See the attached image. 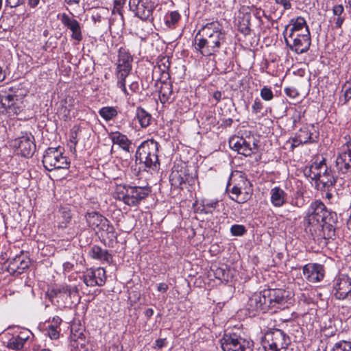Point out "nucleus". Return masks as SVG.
<instances>
[{
    "mask_svg": "<svg viewBox=\"0 0 351 351\" xmlns=\"http://www.w3.org/2000/svg\"><path fill=\"white\" fill-rule=\"evenodd\" d=\"M226 42V34L217 21L207 23L197 33L195 48L204 56H214Z\"/></svg>",
    "mask_w": 351,
    "mask_h": 351,
    "instance_id": "obj_1",
    "label": "nucleus"
},
{
    "mask_svg": "<svg viewBox=\"0 0 351 351\" xmlns=\"http://www.w3.org/2000/svg\"><path fill=\"white\" fill-rule=\"evenodd\" d=\"M158 148L159 143L154 139L143 141L137 148L136 160H138L146 167L156 169L160 166Z\"/></svg>",
    "mask_w": 351,
    "mask_h": 351,
    "instance_id": "obj_2",
    "label": "nucleus"
},
{
    "mask_svg": "<svg viewBox=\"0 0 351 351\" xmlns=\"http://www.w3.org/2000/svg\"><path fill=\"white\" fill-rule=\"evenodd\" d=\"M149 192V189L145 187L119 185L116 188L114 197L122 200L130 206H134L147 197Z\"/></svg>",
    "mask_w": 351,
    "mask_h": 351,
    "instance_id": "obj_3",
    "label": "nucleus"
},
{
    "mask_svg": "<svg viewBox=\"0 0 351 351\" xmlns=\"http://www.w3.org/2000/svg\"><path fill=\"white\" fill-rule=\"evenodd\" d=\"M132 56L124 48L121 47L119 50L118 60L117 63V86L121 89L125 95H128L125 87V78L130 74L132 70Z\"/></svg>",
    "mask_w": 351,
    "mask_h": 351,
    "instance_id": "obj_4",
    "label": "nucleus"
},
{
    "mask_svg": "<svg viewBox=\"0 0 351 351\" xmlns=\"http://www.w3.org/2000/svg\"><path fill=\"white\" fill-rule=\"evenodd\" d=\"M23 110V101L16 95L0 91V114L14 116L19 114Z\"/></svg>",
    "mask_w": 351,
    "mask_h": 351,
    "instance_id": "obj_5",
    "label": "nucleus"
},
{
    "mask_svg": "<svg viewBox=\"0 0 351 351\" xmlns=\"http://www.w3.org/2000/svg\"><path fill=\"white\" fill-rule=\"evenodd\" d=\"M286 45L295 53L301 54L306 52L311 46L310 34H286L283 32Z\"/></svg>",
    "mask_w": 351,
    "mask_h": 351,
    "instance_id": "obj_6",
    "label": "nucleus"
},
{
    "mask_svg": "<svg viewBox=\"0 0 351 351\" xmlns=\"http://www.w3.org/2000/svg\"><path fill=\"white\" fill-rule=\"evenodd\" d=\"M43 164L47 171L69 167V162L65 156H63L59 148L49 147L45 152L43 158Z\"/></svg>",
    "mask_w": 351,
    "mask_h": 351,
    "instance_id": "obj_7",
    "label": "nucleus"
},
{
    "mask_svg": "<svg viewBox=\"0 0 351 351\" xmlns=\"http://www.w3.org/2000/svg\"><path fill=\"white\" fill-rule=\"evenodd\" d=\"M325 214H327V210L322 202L317 200L312 202L304 220L306 228L309 226H321L323 223Z\"/></svg>",
    "mask_w": 351,
    "mask_h": 351,
    "instance_id": "obj_8",
    "label": "nucleus"
},
{
    "mask_svg": "<svg viewBox=\"0 0 351 351\" xmlns=\"http://www.w3.org/2000/svg\"><path fill=\"white\" fill-rule=\"evenodd\" d=\"M268 348L265 351H280L285 350L290 343L288 335L280 329H273L265 336Z\"/></svg>",
    "mask_w": 351,
    "mask_h": 351,
    "instance_id": "obj_9",
    "label": "nucleus"
},
{
    "mask_svg": "<svg viewBox=\"0 0 351 351\" xmlns=\"http://www.w3.org/2000/svg\"><path fill=\"white\" fill-rule=\"evenodd\" d=\"M11 145L17 154L27 158L31 157L36 150L34 138L30 133H25L24 135L15 138L12 141Z\"/></svg>",
    "mask_w": 351,
    "mask_h": 351,
    "instance_id": "obj_10",
    "label": "nucleus"
},
{
    "mask_svg": "<svg viewBox=\"0 0 351 351\" xmlns=\"http://www.w3.org/2000/svg\"><path fill=\"white\" fill-rule=\"evenodd\" d=\"M250 343L236 334H225L221 339L223 351H252Z\"/></svg>",
    "mask_w": 351,
    "mask_h": 351,
    "instance_id": "obj_11",
    "label": "nucleus"
},
{
    "mask_svg": "<svg viewBox=\"0 0 351 351\" xmlns=\"http://www.w3.org/2000/svg\"><path fill=\"white\" fill-rule=\"evenodd\" d=\"M268 311L276 312L278 309L284 308L287 303L286 291L280 289H264Z\"/></svg>",
    "mask_w": 351,
    "mask_h": 351,
    "instance_id": "obj_12",
    "label": "nucleus"
},
{
    "mask_svg": "<svg viewBox=\"0 0 351 351\" xmlns=\"http://www.w3.org/2000/svg\"><path fill=\"white\" fill-rule=\"evenodd\" d=\"M230 147L237 151L239 154L250 156L258 149L257 143L254 139H248L242 137H232L229 141Z\"/></svg>",
    "mask_w": 351,
    "mask_h": 351,
    "instance_id": "obj_13",
    "label": "nucleus"
},
{
    "mask_svg": "<svg viewBox=\"0 0 351 351\" xmlns=\"http://www.w3.org/2000/svg\"><path fill=\"white\" fill-rule=\"evenodd\" d=\"M334 295L338 300L351 299V278L347 275H339L333 281Z\"/></svg>",
    "mask_w": 351,
    "mask_h": 351,
    "instance_id": "obj_14",
    "label": "nucleus"
},
{
    "mask_svg": "<svg viewBox=\"0 0 351 351\" xmlns=\"http://www.w3.org/2000/svg\"><path fill=\"white\" fill-rule=\"evenodd\" d=\"M265 291L259 293H254L250 297L247 304L246 309L250 316H255L258 313H266L268 311V306L265 298Z\"/></svg>",
    "mask_w": 351,
    "mask_h": 351,
    "instance_id": "obj_15",
    "label": "nucleus"
},
{
    "mask_svg": "<svg viewBox=\"0 0 351 351\" xmlns=\"http://www.w3.org/2000/svg\"><path fill=\"white\" fill-rule=\"evenodd\" d=\"M83 280L88 287H101L106 280V271L101 267L88 269L84 272Z\"/></svg>",
    "mask_w": 351,
    "mask_h": 351,
    "instance_id": "obj_16",
    "label": "nucleus"
},
{
    "mask_svg": "<svg viewBox=\"0 0 351 351\" xmlns=\"http://www.w3.org/2000/svg\"><path fill=\"white\" fill-rule=\"evenodd\" d=\"M170 61L169 58L162 57L159 59L152 71V80L156 82H164L170 79L169 74Z\"/></svg>",
    "mask_w": 351,
    "mask_h": 351,
    "instance_id": "obj_17",
    "label": "nucleus"
},
{
    "mask_svg": "<svg viewBox=\"0 0 351 351\" xmlns=\"http://www.w3.org/2000/svg\"><path fill=\"white\" fill-rule=\"evenodd\" d=\"M305 278L312 283L322 281L325 276L324 267L317 263H309L305 265L302 269Z\"/></svg>",
    "mask_w": 351,
    "mask_h": 351,
    "instance_id": "obj_18",
    "label": "nucleus"
},
{
    "mask_svg": "<svg viewBox=\"0 0 351 351\" xmlns=\"http://www.w3.org/2000/svg\"><path fill=\"white\" fill-rule=\"evenodd\" d=\"M31 336L34 337V335L29 330L22 328L19 333L12 335L8 339L6 347L14 350H21Z\"/></svg>",
    "mask_w": 351,
    "mask_h": 351,
    "instance_id": "obj_19",
    "label": "nucleus"
},
{
    "mask_svg": "<svg viewBox=\"0 0 351 351\" xmlns=\"http://www.w3.org/2000/svg\"><path fill=\"white\" fill-rule=\"evenodd\" d=\"M336 166L342 173L351 171V141L348 142L336 159Z\"/></svg>",
    "mask_w": 351,
    "mask_h": 351,
    "instance_id": "obj_20",
    "label": "nucleus"
},
{
    "mask_svg": "<svg viewBox=\"0 0 351 351\" xmlns=\"http://www.w3.org/2000/svg\"><path fill=\"white\" fill-rule=\"evenodd\" d=\"M60 19L63 25L72 32L71 38L77 41H81L83 39L80 24L76 19L70 17L66 13L62 14Z\"/></svg>",
    "mask_w": 351,
    "mask_h": 351,
    "instance_id": "obj_21",
    "label": "nucleus"
},
{
    "mask_svg": "<svg viewBox=\"0 0 351 351\" xmlns=\"http://www.w3.org/2000/svg\"><path fill=\"white\" fill-rule=\"evenodd\" d=\"M284 32H286V34H310L306 21L302 16L291 19Z\"/></svg>",
    "mask_w": 351,
    "mask_h": 351,
    "instance_id": "obj_22",
    "label": "nucleus"
},
{
    "mask_svg": "<svg viewBox=\"0 0 351 351\" xmlns=\"http://www.w3.org/2000/svg\"><path fill=\"white\" fill-rule=\"evenodd\" d=\"M29 259L23 254L16 255L8 265V271L13 274H21L29 267Z\"/></svg>",
    "mask_w": 351,
    "mask_h": 351,
    "instance_id": "obj_23",
    "label": "nucleus"
},
{
    "mask_svg": "<svg viewBox=\"0 0 351 351\" xmlns=\"http://www.w3.org/2000/svg\"><path fill=\"white\" fill-rule=\"evenodd\" d=\"M186 173L184 167L174 166L169 176V182L174 189H182V185L186 181Z\"/></svg>",
    "mask_w": 351,
    "mask_h": 351,
    "instance_id": "obj_24",
    "label": "nucleus"
},
{
    "mask_svg": "<svg viewBox=\"0 0 351 351\" xmlns=\"http://www.w3.org/2000/svg\"><path fill=\"white\" fill-rule=\"evenodd\" d=\"M108 136L114 145H117L124 152L127 153L132 152V143L126 135L115 131L109 133Z\"/></svg>",
    "mask_w": 351,
    "mask_h": 351,
    "instance_id": "obj_25",
    "label": "nucleus"
},
{
    "mask_svg": "<svg viewBox=\"0 0 351 351\" xmlns=\"http://www.w3.org/2000/svg\"><path fill=\"white\" fill-rule=\"evenodd\" d=\"M323 169H324V171H322V169L319 171V173H316V174L312 177V180H315L319 184H322L324 188L332 186L335 183V179L332 171L328 169L326 164Z\"/></svg>",
    "mask_w": 351,
    "mask_h": 351,
    "instance_id": "obj_26",
    "label": "nucleus"
},
{
    "mask_svg": "<svg viewBox=\"0 0 351 351\" xmlns=\"http://www.w3.org/2000/svg\"><path fill=\"white\" fill-rule=\"evenodd\" d=\"M77 291L78 289L75 286L71 287L66 285H56L48 291V295L50 298L64 295L71 297L73 293H77Z\"/></svg>",
    "mask_w": 351,
    "mask_h": 351,
    "instance_id": "obj_27",
    "label": "nucleus"
},
{
    "mask_svg": "<svg viewBox=\"0 0 351 351\" xmlns=\"http://www.w3.org/2000/svg\"><path fill=\"white\" fill-rule=\"evenodd\" d=\"M89 255L91 258L98 260L102 263L110 264L112 261V256L107 250L102 249L98 245H93L90 252Z\"/></svg>",
    "mask_w": 351,
    "mask_h": 351,
    "instance_id": "obj_28",
    "label": "nucleus"
},
{
    "mask_svg": "<svg viewBox=\"0 0 351 351\" xmlns=\"http://www.w3.org/2000/svg\"><path fill=\"white\" fill-rule=\"evenodd\" d=\"M270 195L271 202L275 207H281L286 202L287 195L286 192L279 186L271 189Z\"/></svg>",
    "mask_w": 351,
    "mask_h": 351,
    "instance_id": "obj_29",
    "label": "nucleus"
},
{
    "mask_svg": "<svg viewBox=\"0 0 351 351\" xmlns=\"http://www.w3.org/2000/svg\"><path fill=\"white\" fill-rule=\"evenodd\" d=\"M154 8V5L152 2L143 1L136 10L135 14L142 20H149L152 16Z\"/></svg>",
    "mask_w": 351,
    "mask_h": 351,
    "instance_id": "obj_30",
    "label": "nucleus"
},
{
    "mask_svg": "<svg viewBox=\"0 0 351 351\" xmlns=\"http://www.w3.org/2000/svg\"><path fill=\"white\" fill-rule=\"evenodd\" d=\"M317 138L318 137L317 136L315 137L313 136V133L310 131L308 128L304 127L299 130L293 141L298 144H306L314 143L317 141Z\"/></svg>",
    "mask_w": 351,
    "mask_h": 351,
    "instance_id": "obj_31",
    "label": "nucleus"
},
{
    "mask_svg": "<svg viewBox=\"0 0 351 351\" xmlns=\"http://www.w3.org/2000/svg\"><path fill=\"white\" fill-rule=\"evenodd\" d=\"M160 83L162 84L159 90L160 102L162 104L172 102L174 99L172 85L168 81Z\"/></svg>",
    "mask_w": 351,
    "mask_h": 351,
    "instance_id": "obj_32",
    "label": "nucleus"
},
{
    "mask_svg": "<svg viewBox=\"0 0 351 351\" xmlns=\"http://www.w3.org/2000/svg\"><path fill=\"white\" fill-rule=\"evenodd\" d=\"M230 186V184H228L227 186V189ZM230 193H231V195L230 197L236 202L239 204H243L246 202L248 199L250 198V194L247 192H242L241 186H239V185H234L231 189H228Z\"/></svg>",
    "mask_w": 351,
    "mask_h": 351,
    "instance_id": "obj_33",
    "label": "nucleus"
},
{
    "mask_svg": "<svg viewBox=\"0 0 351 351\" xmlns=\"http://www.w3.org/2000/svg\"><path fill=\"white\" fill-rule=\"evenodd\" d=\"M85 217L88 226L93 230H98L106 219L97 212L88 213Z\"/></svg>",
    "mask_w": 351,
    "mask_h": 351,
    "instance_id": "obj_34",
    "label": "nucleus"
},
{
    "mask_svg": "<svg viewBox=\"0 0 351 351\" xmlns=\"http://www.w3.org/2000/svg\"><path fill=\"white\" fill-rule=\"evenodd\" d=\"M136 117L142 128L148 127L152 119V115L141 107L136 108Z\"/></svg>",
    "mask_w": 351,
    "mask_h": 351,
    "instance_id": "obj_35",
    "label": "nucleus"
},
{
    "mask_svg": "<svg viewBox=\"0 0 351 351\" xmlns=\"http://www.w3.org/2000/svg\"><path fill=\"white\" fill-rule=\"evenodd\" d=\"M98 231L101 232L102 237L106 236L110 239L116 238L114 228L108 219H106L105 223L103 222L101 226L98 229Z\"/></svg>",
    "mask_w": 351,
    "mask_h": 351,
    "instance_id": "obj_36",
    "label": "nucleus"
},
{
    "mask_svg": "<svg viewBox=\"0 0 351 351\" xmlns=\"http://www.w3.org/2000/svg\"><path fill=\"white\" fill-rule=\"evenodd\" d=\"M341 95L339 99V104H346L351 99V80L346 81L341 87Z\"/></svg>",
    "mask_w": 351,
    "mask_h": 351,
    "instance_id": "obj_37",
    "label": "nucleus"
},
{
    "mask_svg": "<svg viewBox=\"0 0 351 351\" xmlns=\"http://www.w3.org/2000/svg\"><path fill=\"white\" fill-rule=\"evenodd\" d=\"M59 213L62 220L59 221L58 226L60 229H64L70 223L72 219V214L71 213V210L67 207L61 208Z\"/></svg>",
    "mask_w": 351,
    "mask_h": 351,
    "instance_id": "obj_38",
    "label": "nucleus"
},
{
    "mask_svg": "<svg viewBox=\"0 0 351 351\" xmlns=\"http://www.w3.org/2000/svg\"><path fill=\"white\" fill-rule=\"evenodd\" d=\"M99 115L106 121H110L118 114V112L114 107L104 106L99 110Z\"/></svg>",
    "mask_w": 351,
    "mask_h": 351,
    "instance_id": "obj_39",
    "label": "nucleus"
},
{
    "mask_svg": "<svg viewBox=\"0 0 351 351\" xmlns=\"http://www.w3.org/2000/svg\"><path fill=\"white\" fill-rule=\"evenodd\" d=\"M324 165V158H322V160L319 162H315L309 169H306L304 170L305 176L310 177L312 179V177H313V176L316 174V173H319V171L323 169Z\"/></svg>",
    "mask_w": 351,
    "mask_h": 351,
    "instance_id": "obj_40",
    "label": "nucleus"
},
{
    "mask_svg": "<svg viewBox=\"0 0 351 351\" xmlns=\"http://www.w3.org/2000/svg\"><path fill=\"white\" fill-rule=\"evenodd\" d=\"M219 201L217 199H204L202 201L201 206L202 208V212L204 213H212L213 210L217 206Z\"/></svg>",
    "mask_w": 351,
    "mask_h": 351,
    "instance_id": "obj_41",
    "label": "nucleus"
},
{
    "mask_svg": "<svg viewBox=\"0 0 351 351\" xmlns=\"http://www.w3.org/2000/svg\"><path fill=\"white\" fill-rule=\"evenodd\" d=\"M331 351H351V341H339L334 344Z\"/></svg>",
    "mask_w": 351,
    "mask_h": 351,
    "instance_id": "obj_42",
    "label": "nucleus"
},
{
    "mask_svg": "<svg viewBox=\"0 0 351 351\" xmlns=\"http://www.w3.org/2000/svg\"><path fill=\"white\" fill-rule=\"evenodd\" d=\"M180 19V15L178 12H171L165 17V24L167 27H171L174 25Z\"/></svg>",
    "mask_w": 351,
    "mask_h": 351,
    "instance_id": "obj_43",
    "label": "nucleus"
},
{
    "mask_svg": "<svg viewBox=\"0 0 351 351\" xmlns=\"http://www.w3.org/2000/svg\"><path fill=\"white\" fill-rule=\"evenodd\" d=\"M250 15H245L243 18V22H240L239 25V29L241 32L244 34H249L250 32Z\"/></svg>",
    "mask_w": 351,
    "mask_h": 351,
    "instance_id": "obj_44",
    "label": "nucleus"
},
{
    "mask_svg": "<svg viewBox=\"0 0 351 351\" xmlns=\"http://www.w3.org/2000/svg\"><path fill=\"white\" fill-rule=\"evenodd\" d=\"M337 222V215L334 212L327 210V214H325V217L322 224L328 226H335Z\"/></svg>",
    "mask_w": 351,
    "mask_h": 351,
    "instance_id": "obj_45",
    "label": "nucleus"
},
{
    "mask_svg": "<svg viewBox=\"0 0 351 351\" xmlns=\"http://www.w3.org/2000/svg\"><path fill=\"white\" fill-rule=\"evenodd\" d=\"M260 95L265 101H271L274 98V93L271 89L267 86H264L261 90Z\"/></svg>",
    "mask_w": 351,
    "mask_h": 351,
    "instance_id": "obj_46",
    "label": "nucleus"
},
{
    "mask_svg": "<svg viewBox=\"0 0 351 351\" xmlns=\"http://www.w3.org/2000/svg\"><path fill=\"white\" fill-rule=\"evenodd\" d=\"M230 232L234 236H242L246 232V229L243 225L234 224L232 226Z\"/></svg>",
    "mask_w": 351,
    "mask_h": 351,
    "instance_id": "obj_47",
    "label": "nucleus"
},
{
    "mask_svg": "<svg viewBox=\"0 0 351 351\" xmlns=\"http://www.w3.org/2000/svg\"><path fill=\"white\" fill-rule=\"evenodd\" d=\"M324 235L327 237L328 239H332L335 236V226H328L326 224H322Z\"/></svg>",
    "mask_w": 351,
    "mask_h": 351,
    "instance_id": "obj_48",
    "label": "nucleus"
},
{
    "mask_svg": "<svg viewBox=\"0 0 351 351\" xmlns=\"http://www.w3.org/2000/svg\"><path fill=\"white\" fill-rule=\"evenodd\" d=\"M57 328L58 327L55 326L54 325H49L47 328L46 331L47 332V335L51 339H57L59 337L60 332Z\"/></svg>",
    "mask_w": 351,
    "mask_h": 351,
    "instance_id": "obj_49",
    "label": "nucleus"
},
{
    "mask_svg": "<svg viewBox=\"0 0 351 351\" xmlns=\"http://www.w3.org/2000/svg\"><path fill=\"white\" fill-rule=\"evenodd\" d=\"M263 108V105L262 102L260 101L258 98H256L252 106V112L254 114H258L261 112Z\"/></svg>",
    "mask_w": 351,
    "mask_h": 351,
    "instance_id": "obj_50",
    "label": "nucleus"
},
{
    "mask_svg": "<svg viewBox=\"0 0 351 351\" xmlns=\"http://www.w3.org/2000/svg\"><path fill=\"white\" fill-rule=\"evenodd\" d=\"M344 20V16H333L331 18L330 22H333L335 23V27L339 29L341 27Z\"/></svg>",
    "mask_w": 351,
    "mask_h": 351,
    "instance_id": "obj_51",
    "label": "nucleus"
},
{
    "mask_svg": "<svg viewBox=\"0 0 351 351\" xmlns=\"http://www.w3.org/2000/svg\"><path fill=\"white\" fill-rule=\"evenodd\" d=\"M343 12V6L341 4L335 5L332 8L333 16H343L342 14Z\"/></svg>",
    "mask_w": 351,
    "mask_h": 351,
    "instance_id": "obj_52",
    "label": "nucleus"
},
{
    "mask_svg": "<svg viewBox=\"0 0 351 351\" xmlns=\"http://www.w3.org/2000/svg\"><path fill=\"white\" fill-rule=\"evenodd\" d=\"M286 95L291 98H295L298 95V93L295 88L287 87L285 88Z\"/></svg>",
    "mask_w": 351,
    "mask_h": 351,
    "instance_id": "obj_53",
    "label": "nucleus"
},
{
    "mask_svg": "<svg viewBox=\"0 0 351 351\" xmlns=\"http://www.w3.org/2000/svg\"><path fill=\"white\" fill-rule=\"evenodd\" d=\"M141 2H143V1H141V0H130V1H129L130 9L133 12H136V10L138 9L139 5H141Z\"/></svg>",
    "mask_w": 351,
    "mask_h": 351,
    "instance_id": "obj_54",
    "label": "nucleus"
},
{
    "mask_svg": "<svg viewBox=\"0 0 351 351\" xmlns=\"http://www.w3.org/2000/svg\"><path fill=\"white\" fill-rule=\"evenodd\" d=\"M23 3V0H6V5L10 8H16Z\"/></svg>",
    "mask_w": 351,
    "mask_h": 351,
    "instance_id": "obj_55",
    "label": "nucleus"
},
{
    "mask_svg": "<svg viewBox=\"0 0 351 351\" xmlns=\"http://www.w3.org/2000/svg\"><path fill=\"white\" fill-rule=\"evenodd\" d=\"M275 2L277 4L282 5L285 10L291 8V3L289 0H275Z\"/></svg>",
    "mask_w": 351,
    "mask_h": 351,
    "instance_id": "obj_56",
    "label": "nucleus"
},
{
    "mask_svg": "<svg viewBox=\"0 0 351 351\" xmlns=\"http://www.w3.org/2000/svg\"><path fill=\"white\" fill-rule=\"evenodd\" d=\"M75 342L76 343L75 346L78 347L79 345L81 346V347H83L85 346L86 340L84 337V335L82 334H80L77 339H75Z\"/></svg>",
    "mask_w": 351,
    "mask_h": 351,
    "instance_id": "obj_57",
    "label": "nucleus"
},
{
    "mask_svg": "<svg viewBox=\"0 0 351 351\" xmlns=\"http://www.w3.org/2000/svg\"><path fill=\"white\" fill-rule=\"evenodd\" d=\"M112 14H118L119 15L121 16V19L123 20V13H122V8L119 7V8H117V5L114 4V8L112 9Z\"/></svg>",
    "mask_w": 351,
    "mask_h": 351,
    "instance_id": "obj_58",
    "label": "nucleus"
},
{
    "mask_svg": "<svg viewBox=\"0 0 351 351\" xmlns=\"http://www.w3.org/2000/svg\"><path fill=\"white\" fill-rule=\"evenodd\" d=\"M166 344V339H158L156 341V346L158 348H162Z\"/></svg>",
    "mask_w": 351,
    "mask_h": 351,
    "instance_id": "obj_59",
    "label": "nucleus"
},
{
    "mask_svg": "<svg viewBox=\"0 0 351 351\" xmlns=\"http://www.w3.org/2000/svg\"><path fill=\"white\" fill-rule=\"evenodd\" d=\"M168 289V286L166 283H160L158 286V290L160 292H165Z\"/></svg>",
    "mask_w": 351,
    "mask_h": 351,
    "instance_id": "obj_60",
    "label": "nucleus"
},
{
    "mask_svg": "<svg viewBox=\"0 0 351 351\" xmlns=\"http://www.w3.org/2000/svg\"><path fill=\"white\" fill-rule=\"evenodd\" d=\"M40 3V0H28V5L31 8H36Z\"/></svg>",
    "mask_w": 351,
    "mask_h": 351,
    "instance_id": "obj_61",
    "label": "nucleus"
},
{
    "mask_svg": "<svg viewBox=\"0 0 351 351\" xmlns=\"http://www.w3.org/2000/svg\"><path fill=\"white\" fill-rule=\"evenodd\" d=\"M221 93L220 91H215L213 93V98L216 100L217 102H219L221 99Z\"/></svg>",
    "mask_w": 351,
    "mask_h": 351,
    "instance_id": "obj_62",
    "label": "nucleus"
},
{
    "mask_svg": "<svg viewBox=\"0 0 351 351\" xmlns=\"http://www.w3.org/2000/svg\"><path fill=\"white\" fill-rule=\"evenodd\" d=\"M108 351H122V348H120L117 345L113 344L109 347Z\"/></svg>",
    "mask_w": 351,
    "mask_h": 351,
    "instance_id": "obj_63",
    "label": "nucleus"
},
{
    "mask_svg": "<svg viewBox=\"0 0 351 351\" xmlns=\"http://www.w3.org/2000/svg\"><path fill=\"white\" fill-rule=\"evenodd\" d=\"M126 0H114V4L117 5V8L120 7L123 8V5L125 4Z\"/></svg>",
    "mask_w": 351,
    "mask_h": 351,
    "instance_id": "obj_64",
    "label": "nucleus"
}]
</instances>
